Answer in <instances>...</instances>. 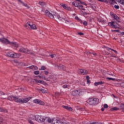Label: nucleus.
I'll use <instances>...</instances> for the list:
<instances>
[{
	"label": "nucleus",
	"mask_w": 124,
	"mask_h": 124,
	"mask_svg": "<svg viewBox=\"0 0 124 124\" xmlns=\"http://www.w3.org/2000/svg\"><path fill=\"white\" fill-rule=\"evenodd\" d=\"M76 0V1H78V2H80V1H81V0Z\"/></svg>",
	"instance_id": "obj_60"
},
{
	"label": "nucleus",
	"mask_w": 124,
	"mask_h": 124,
	"mask_svg": "<svg viewBox=\"0 0 124 124\" xmlns=\"http://www.w3.org/2000/svg\"><path fill=\"white\" fill-rule=\"evenodd\" d=\"M103 84H104V82L101 81L99 82H95L94 83V86H95V87H97V86H98V85H103Z\"/></svg>",
	"instance_id": "obj_19"
},
{
	"label": "nucleus",
	"mask_w": 124,
	"mask_h": 124,
	"mask_svg": "<svg viewBox=\"0 0 124 124\" xmlns=\"http://www.w3.org/2000/svg\"><path fill=\"white\" fill-rule=\"evenodd\" d=\"M87 82L88 83V84H91V80L88 79Z\"/></svg>",
	"instance_id": "obj_54"
},
{
	"label": "nucleus",
	"mask_w": 124,
	"mask_h": 124,
	"mask_svg": "<svg viewBox=\"0 0 124 124\" xmlns=\"http://www.w3.org/2000/svg\"><path fill=\"white\" fill-rule=\"evenodd\" d=\"M8 100H14L15 102L22 103V99L18 98L17 96H10L8 97Z\"/></svg>",
	"instance_id": "obj_5"
},
{
	"label": "nucleus",
	"mask_w": 124,
	"mask_h": 124,
	"mask_svg": "<svg viewBox=\"0 0 124 124\" xmlns=\"http://www.w3.org/2000/svg\"><path fill=\"white\" fill-rule=\"evenodd\" d=\"M78 72V74H80L81 75H87V74H88V71L82 69H79Z\"/></svg>",
	"instance_id": "obj_11"
},
{
	"label": "nucleus",
	"mask_w": 124,
	"mask_h": 124,
	"mask_svg": "<svg viewBox=\"0 0 124 124\" xmlns=\"http://www.w3.org/2000/svg\"><path fill=\"white\" fill-rule=\"evenodd\" d=\"M36 122H41L43 123V121L44 120V116H42L41 115H36Z\"/></svg>",
	"instance_id": "obj_13"
},
{
	"label": "nucleus",
	"mask_w": 124,
	"mask_h": 124,
	"mask_svg": "<svg viewBox=\"0 0 124 124\" xmlns=\"http://www.w3.org/2000/svg\"><path fill=\"white\" fill-rule=\"evenodd\" d=\"M44 80H45V78H44Z\"/></svg>",
	"instance_id": "obj_63"
},
{
	"label": "nucleus",
	"mask_w": 124,
	"mask_h": 124,
	"mask_svg": "<svg viewBox=\"0 0 124 124\" xmlns=\"http://www.w3.org/2000/svg\"><path fill=\"white\" fill-rule=\"evenodd\" d=\"M34 103H37V104H39L40 105H45V104L43 101H41L40 99H36L33 100Z\"/></svg>",
	"instance_id": "obj_12"
},
{
	"label": "nucleus",
	"mask_w": 124,
	"mask_h": 124,
	"mask_svg": "<svg viewBox=\"0 0 124 124\" xmlns=\"http://www.w3.org/2000/svg\"><path fill=\"white\" fill-rule=\"evenodd\" d=\"M86 78H87V79H90V77H89V76H86Z\"/></svg>",
	"instance_id": "obj_59"
},
{
	"label": "nucleus",
	"mask_w": 124,
	"mask_h": 124,
	"mask_svg": "<svg viewBox=\"0 0 124 124\" xmlns=\"http://www.w3.org/2000/svg\"><path fill=\"white\" fill-rule=\"evenodd\" d=\"M110 50H111V51H113V52H114V53H117V51H116V50L115 49H110Z\"/></svg>",
	"instance_id": "obj_53"
},
{
	"label": "nucleus",
	"mask_w": 124,
	"mask_h": 124,
	"mask_svg": "<svg viewBox=\"0 0 124 124\" xmlns=\"http://www.w3.org/2000/svg\"><path fill=\"white\" fill-rule=\"evenodd\" d=\"M62 88H63V89H66V88H67V85L65 84V85H63Z\"/></svg>",
	"instance_id": "obj_48"
},
{
	"label": "nucleus",
	"mask_w": 124,
	"mask_h": 124,
	"mask_svg": "<svg viewBox=\"0 0 124 124\" xmlns=\"http://www.w3.org/2000/svg\"><path fill=\"white\" fill-rule=\"evenodd\" d=\"M19 52L21 53H27V54H31V50H28V49L24 48V47L21 48L19 50Z\"/></svg>",
	"instance_id": "obj_10"
},
{
	"label": "nucleus",
	"mask_w": 124,
	"mask_h": 124,
	"mask_svg": "<svg viewBox=\"0 0 124 124\" xmlns=\"http://www.w3.org/2000/svg\"><path fill=\"white\" fill-rule=\"evenodd\" d=\"M50 56L51 58L52 59H53L54 57H56V54H53L50 55Z\"/></svg>",
	"instance_id": "obj_44"
},
{
	"label": "nucleus",
	"mask_w": 124,
	"mask_h": 124,
	"mask_svg": "<svg viewBox=\"0 0 124 124\" xmlns=\"http://www.w3.org/2000/svg\"><path fill=\"white\" fill-rule=\"evenodd\" d=\"M72 4L73 6H75V7H79V3H77L76 1L72 2Z\"/></svg>",
	"instance_id": "obj_25"
},
{
	"label": "nucleus",
	"mask_w": 124,
	"mask_h": 124,
	"mask_svg": "<svg viewBox=\"0 0 124 124\" xmlns=\"http://www.w3.org/2000/svg\"><path fill=\"white\" fill-rule=\"evenodd\" d=\"M6 55L8 57H10V58H12V59H18V58H20L21 56L19 54H17L11 51L7 52Z\"/></svg>",
	"instance_id": "obj_3"
},
{
	"label": "nucleus",
	"mask_w": 124,
	"mask_h": 124,
	"mask_svg": "<svg viewBox=\"0 0 124 124\" xmlns=\"http://www.w3.org/2000/svg\"><path fill=\"white\" fill-rule=\"evenodd\" d=\"M40 91H41V92H42V93H46L47 91H46V90L45 89H43L42 88H41V89H40Z\"/></svg>",
	"instance_id": "obj_37"
},
{
	"label": "nucleus",
	"mask_w": 124,
	"mask_h": 124,
	"mask_svg": "<svg viewBox=\"0 0 124 124\" xmlns=\"http://www.w3.org/2000/svg\"><path fill=\"white\" fill-rule=\"evenodd\" d=\"M119 2L121 4H122V5H124V0H119Z\"/></svg>",
	"instance_id": "obj_36"
},
{
	"label": "nucleus",
	"mask_w": 124,
	"mask_h": 124,
	"mask_svg": "<svg viewBox=\"0 0 124 124\" xmlns=\"http://www.w3.org/2000/svg\"><path fill=\"white\" fill-rule=\"evenodd\" d=\"M62 108H64V109H66V110H68V111H72L73 109L72 108L63 105L62 106Z\"/></svg>",
	"instance_id": "obj_18"
},
{
	"label": "nucleus",
	"mask_w": 124,
	"mask_h": 124,
	"mask_svg": "<svg viewBox=\"0 0 124 124\" xmlns=\"http://www.w3.org/2000/svg\"><path fill=\"white\" fill-rule=\"evenodd\" d=\"M58 68H59V69H60L61 70H65V69H66L65 66H64L63 65H60L58 66Z\"/></svg>",
	"instance_id": "obj_23"
},
{
	"label": "nucleus",
	"mask_w": 124,
	"mask_h": 124,
	"mask_svg": "<svg viewBox=\"0 0 124 124\" xmlns=\"http://www.w3.org/2000/svg\"><path fill=\"white\" fill-rule=\"evenodd\" d=\"M120 86H121V87L124 88V82H121L120 83Z\"/></svg>",
	"instance_id": "obj_43"
},
{
	"label": "nucleus",
	"mask_w": 124,
	"mask_h": 124,
	"mask_svg": "<svg viewBox=\"0 0 124 124\" xmlns=\"http://www.w3.org/2000/svg\"><path fill=\"white\" fill-rule=\"evenodd\" d=\"M87 102L90 105H97L99 103V99L97 98H90L88 99Z\"/></svg>",
	"instance_id": "obj_2"
},
{
	"label": "nucleus",
	"mask_w": 124,
	"mask_h": 124,
	"mask_svg": "<svg viewBox=\"0 0 124 124\" xmlns=\"http://www.w3.org/2000/svg\"><path fill=\"white\" fill-rule=\"evenodd\" d=\"M87 53L88 55H93V57H96V56H97V54L95 53H93V52L91 53L90 52V51H87Z\"/></svg>",
	"instance_id": "obj_31"
},
{
	"label": "nucleus",
	"mask_w": 124,
	"mask_h": 124,
	"mask_svg": "<svg viewBox=\"0 0 124 124\" xmlns=\"http://www.w3.org/2000/svg\"><path fill=\"white\" fill-rule=\"evenodd\" d=\"M101 110H102V111H104V108H101Z\"/></svg>",
	"instance_id": "obj_58"
},
{
	"label": "nucleus",
	"mask_w": 124,
	"mask_h": 124,
	"mask_svg": "<svg viewBox=\"0 0 124 124\" xmlns=\"http://www.w3.org/2000/svg\"><path fill=\"white\" fill-rule=\"evenodd\" d=\"M89 2H93V0H88Z\"/></svg>",
	"instance_id": "obj_57"
},
{
	"label": "nucleus",
	"mask_w": 124,
	"mask_h": 124,
	"mask_svg": "<svg viewBox=\"0 0 124 124\" xmlns=\"http://www.w3.org/2000/svg\"><path fill=\"white\" fill-rule=\"evenodd\" d=\"M107 79L108 80H109V81L112 80V81H114V80H115V78H107Z\"/></svg>",
	"instance_id": "obj_39"
},
{
	"label": "nucleus",
	"mask_w": 124,
	"mask_h": 124,
	"mask_svg": "<svg viewBox=\"0 0 124 124\" xmlns=\"http://www.w3.org/2000/svg\"><path fill=\"white\" fill-rule=\"evenodd\" d=\"M28 122H29V123H30V124H33V122H32V121H31V120H28Z\"/></svg>",
	"instance_id": "obj_42"
},
{
	"label": "nucleus",
	"mask_w": 124,
	"mask_h": 124,
	"mask_svg": "<svg viewBox=\"0 0 124 124\" xmlns=\"http://www.w3.org/2000/svg\"><path fill=\"white\" fill-rule=\"evenodd\" d=\"M43 123H44L45 124H52V119H51V118H49V117H44Z\"/></svg>",
	"instance_id": "obj_9"
},
{
	"label": "nucleus",
	"mask_w": 124,
	"mask_h": 124,
	"mask_svg": "<svg viewBox=\"0 0 124 124\" xmlns=\"http://www.w3.org/2000/svg\"><path fill=\"white\" fill-rule=\"evenodd\" d=\"M45 69H46V67H45L44 66H42L41 67L40 70H45Z\"/></svg>",
	"instance_id": "obj_40"
},
{
	"label": "nucleus",
	"mask_w": 124,
	"mask_h": 124,
	"mask_svg": "<svg viewBox=\"0 0 124 124\" xmlns=\"http://www.w3.org/2000/svg\"><path fill=\"white\" fill-rule=\"evenodd\" d=\"M107 3H109V4H114L115 1L114 0H107Z\"/></svg>",
	"instance_id": "obj_27"
},
{
	"label": "nucleus",
	"mask_w": 124,
	"mask_h": 124,
	"mask_svg": "<svg viewBox=\"0 0 124 124\" xmlns=\"http://www.w3.org/2000/svg\"><path fill=\"white\" fill-rule=\"evenodd\" d=\"M30 119L32 121H36V115H31L30 116Z\"/></svg>",
	"instance_id": "obj_24"
},
{
	"label": "nucleus",
	"mask_w": 124,
	"mask_h": 124,
	"mask_svg": "<svg viewBox=\"0 0 124 124\" xmlns=\"http://www.w3.org/2000/svg\"><path fill=\"white\" fill-rule=\"evenodd\" d=\"M0 112H4V113H6L7 110L6 109H3L2 108H0Z\"/></svg>",
	"instance_id": "obj_34"
},
{
	"label": "nucleus",
	"mask_w": 124,
	"mask_h": 124,
	"mask_svg": "<svg viewBox=\"0 0 124 124\" xmlns=\"http://www.w3.org/2000/svg\"><path fill=\"white\" fill-rule=\"evenodd\" d=\"M19 2L21 3V4H22L23 6H25V7H26L27 9H29V8H31V6L27 4V3H24L21 0H17Z\"/></svg>",
	"instance_id": "obj_16"
},
{
	"label": "nucleus",
	"mask_w": 124,
	"mask_h": 124,
	"mask_svg": "<svg viewBox=\"0 0 124 124\" xmlns=\"http://www.w3.org/2000/svg\"><path fill=\"white\" fill-rule=\"evenodd\" d=\"M104 108H108V105H107V104H105L104 105Z\"/></svg>",
	"instance_id": "obj_50"
},
{
	"label": "nucleus",
	"mask_w": 124,
	"mask_h": 124,
	"mask_svg": "<svg viewBox=\"0 0 124 124\" xmlns=\"http://www.w3.org/2000/svg\"><path fill=\"white\" fill-rule=\"evenodd\" d=\"M75 19H76V20H77V21H78V22H80V24H83V21L81 20V19H80V18H79L78 16H75Z\"/></svg>",
	"instance_id": "obj_26"
},
{
	"label": "nucleus",
	"mask_w": 124,
	"mask_h": 124,
	"mask_svg": "<svg viewBox=\"0 0 124 124\" xmlns=\"http://www.w3.org/2000/svg\"><path fill=\"white\" fill-rule=\"evenodd\" d=\"M31 97H25L21 99V103H27L29 100H31Z\"/></svg>",
	"instance_id": "obj_15"
},
{
	"label": "nucleus",
	"mask_w": 124,
	"mask_h": 124,
	"mask_svg": "<svg viewBox=\"0 0 124 124\" xmlns=\"http://www.w3.org/2000/svg\"><path fill=\"white\" fill-rule=\"evenodd\" d=\"M112 109L113 111H118V110H120V108L114 107Z\"/></svg>",
	"instance_id": "obj_33"
},
{
	"label": "nucleus",
	"mask_w": 124,
	"mask_h": 124,
	"mask_svg": "<svg viewBox=\"0 0 124 124\" xmlns=\"http://www.w3.org/2000/svg\"><path fill=\"white\" fill-rule=\"evenodd\" d=\"M39 4H40V5H41V6H42V7H45L46 6V3H45V2H44L40 1Z\"/></svg>",
	"instance_id": "obj_29"
},
{
	"label": "nucleus",
	"mask_w": 124,
	"mask_h": 124,
	"mask_svg": "<svg viewBox=\"0 0 124 124\" xmlns=\"http://www.w3.org/2000/svg\"><path fill=\"white\" fill-rule=\"evenodd\" d=\"M62 124H71V123L68 122H66L64 123L63 122Z\"/></svg>",
	"instance_id": "obj_49"
},
{
	"label": "nucleus",
	"mask_w": 124,
	"mask_h": 124,
	"mask_svg": "<svg viewBox=\"0 0 124 124\" xmlns=\"http://www.w3.org/2000/svg\"><path fill=\"white\" fill-rule=\"evenodd\" d=\"M109 27L112 28L113 29H119L120 27L116 25V23L114 21H111L110 22L108 23Z\"/></svg>",
	"instance_id": "obj_8"
},
{
	"label": "nucleus",
	"mask_w": 124,
	"mask_h": 124,
	"mask_svg": "<svg viewBox=\"0 0 124 124\" xmlns=\"http://www.w3.org/2000/svg\"><path fill=\"white\" fill-rule=\"evenodd\" d=\"M112 17L114 19V20H116V21L120 20V17H119V16H117V15L115 14H112Z\"/></svg>",
	"instance_id": "obj_20"
},
{
	"label": "nucleus",
	"mask_w": 124,
	"mask_h": 124,
	"mask_svg": "<svg viewBox=\"0 0 124 124\" xmlns=\"http://www.w3.org/2000/svg\"><path fill=\"white\" fill-rule=\"evenodd\" d=\"M4 93L2 92H0V95H4Z\"/></svg>",
	"instance_id": "obj_51"
},
{
	"label": "nucleus",
	"mask_w": 124,
	"mask_h": 124,
	"mask_svg": "<svg viewBox=\"0 0 124 124\" xmlns=\"http://www.w3.org/2000/svg\"><path fill=\"white\" fill-rule=\"evenodd\" d=\"M34 80L36 82V83H38L39 84H42L44 82V81L43 80H39L35 78L34 79Z\"/></svg>",
	"instance_id": "obj_28"
},
{
	"label": "nucleus",
	"mask_w": 124,
	"mask_h": 124,
	"mask_svg": "<svg viewBox=\"0 0 124 124\" xmlns=\"http://www.w3.org/2000/svg\"><path fill=\"white\" fill-rule=\"evenodd\" d=\"M90 124H102L101 123H96V122H93V123H90Z\"/></svg>",
	"instance_id": "obj_47"
},
{
	"label": "nucleus",
	"mask_w": 124,
	"mask_h": 124,
	"mask_svg": "<svg viewBox=\"0 0 124 124\" xmlns=\"http://www.w3.org/2000/svg\"><path fill=\"white\" fill-rule=\"evenodd\" d=\"M114 8H116V9H119L120 8V6L119 5H115Z\"/></svg>",
	"instance_id": "obj_45"
},
{
	"label": "nucleus",
	"mask_w": 124,
	"mask_h": 124,
	"mask_svg": "<svg viewBox=\"0 0 124 124\" xmlns=\"http://www.w3.org/2000/svg\"><path fill=\"white\" fill-rule=\"evenodd\" d=\"M79 3H81V4H83V5H85V6H87V3H86L84 2H83L82 1H79Z\"/></svg>",
	"instance_id": "obj_35"
},
{
	"label": "nucleus",
	"mask_w": 124,
	"mask_h": 124,
	"mask_svg": "<svg viewBox=\"0 0 124 124\" xmlns=\"http://www.w3.org/2000/svg\"><path fill=\"white\" fill-rule=\"evenodd\" d=\"M78 8L80 10H83L84 11L86 10V9H85L82 5H78Z\"/></svg>",
	"instance_id": "obj_32"
},
{
	"label": "nucleus",
	"mask_w": 124,
	"mask_h": 124,
	"mask_svg": "<svg viewBox=\"0 0 124 124\" xmlns=\"http://www.w3.org/2000/svg\"><path fill=\"white\" fill-rule=\"evenodd\" d=\"M79 91L75 90L72 92V95H73V96H77V95H79Z\"/></svg>",
	"instance_id": "obj_17"
},
{
	"label": "nucleus",
	"mask_w": 124,
	"mask_h": 124,
	"mask_svg": "<svg viewBox=\"0 0 124 124\" xmlns=\"http://www.w3.org/2000/svg\"><path fill=\"white\" fill-rule=\"evenodd\" d=\"M60 5H61L64 9L68 10V11H71V8L70 7H68L66 4L61 3L60 4Z\"/></svg>",
	"instance_id": "obj_14"
},
{
	"label": "nucleus",
	"mask_w": 124,
	"mask_h": 124,
	"mask_svg": "<svg viewBox=\"0 0 124 124\" xmlns=\"http://www.w3.org/2000/svg\"><path fill=\"white\" fill-rule=\"evenodd\" d=\"M44 80H45V78H44Z\"/></svg>",
	"instance_id": "obj_64"
},
{
	"label": "nucleus",
	"mask_w": 124,
	"mask_h": 124,
	"mask_svg": "<svg viewBox=\"0 0 124 124\" xmlns=\"http://www.w3.org/2000/svg\"><path fill=\"white\" fill-rule=\"evenodd\" d=\"M0 42L4 43V44H10V45H12V46H14V47H16V48L19 47V45L17 43L10 42L9 40L4 38H0Z\"/></svg>",
	"instance_id": "obj_1"
},
{
	"label": "nucleus",
	"mask_w": 124,
	"mask_h": 124,
	"mask_svg": "<svg viewBox=\"0 0 124 124\" xmlns=\"http://www.w3.org/2000/svg\"><path fill=\"white\" fill-rule=\"evenodd\" d=\"M34 74L35 75H38V74H39V71H35Z\"/></svg>",
	"instance_id": "obj_38"
},
{
	"label": "nucleus",
	"mask_w": 124,
	"mask_h": 124,
	"mask_svg": "<svg viewBox=\"0 0 124 124\" xmlns=\"http://www.w3.org/2000/svg\"><path fill=\"white\" fill-rule=\"evenodd\" d=\"M26 29L31 28V30H36V25L35 24H32L31 22H27L25 25Z\"/></svg>",
	"instance_id": "obj_6"
},
{
	"label": "nucleus",
	"mask_w": 124,
	"mask_h": 124,
	"mask_svg": "<svg viewBox=\"0 0 124 124\" xmlns=\"http://www.w3.org/2000/svg\"><path fill=\"white\" fill-rule=\"evenodd\" d=\"M114 31H116L117 32H119L120 31V30H114Z\"/></svg>",
	"instance_id": "obj_55"
},
{
	"label": "nucleus",
	"mask_w": 124,
	"mask_h": 124,
	"mask_svg": "<svg viewBox=\"0 0 124 124\" xmlns=\"http://www.w3.org/2000/svg\"><path fill=\"white\" fill-rule=\"evenodd\" d=\"M44 72L46 75H48V74H49V72H48V71H45Z\"/></svg>",
	"instance_id": "obj_46"
},
{
	"label": "nucleus",
	"mask_w": 124,
	"mask_h": 124,
	"mask_svg": "<svg viewBox=\"0 0 124 124\" xmlns=\"http://www.w3.org/2000/svg\"><path fill=\"white\" fill-rule=\"evenodd\" d=\"M120 110H124V103H121L119 106Z\"/></svg>",
	"instance_id": "obj_30"
},
{
	"label": "nucleus",
	"mask_w": 124,
	"mask_h": 124,
	"mask_svg": "<svg viewBox=\"0 0 124 124\" xmlns=\"http://www.w3.org/2000/svg\"><path fill=\"white\" fill-rule=\"evenodd\" d=\"M45 15H46V16H48V17H49V18H50V19H55V18H56V15L57 14V13L52 11L49 12L47 10H46L45 11Z\"/></svg>",
	"instance_id": "obj_4"
},
{
	"label": "nucleus",
	"mask_w": 124,
	"mask_h": 124,
	"mask_svg": "<svg viewBox=\"0 0 124 124\" xmlns=\"http://www.w3.org/2000/svg\"><path fill=\"white\" fill-rule=\"evenodd\" d=\"M38 77H39L40 78H42V76H38Z\"/></svg>",
	"instance_id": "obj_62"
},
{
	"label": "nucleus",
	"mask_w": 124,
	"mask_h": 124,
	"mask_svg": "<svg viewBox=\"0 0 124 124\" xmlns=\"http://www.w3.org/2000/svg\"><path fill=\"white\" fill-rule=\"evenodd\" d=\"M111 48H110L109 47L108 48L107 50H108V51H109L110 50H111Z\"/></svg>",
	"instance_id": "obj_61"
},
{
	"label": "nucleus",
	"mask_w": 124,
	"mask_h": 124,
	"mask_svg": "<svg viewBox=\"0 0 124 124\" xmlns=\"http://www.w3.org/2000/svg\"><path fill=\"white\" fill-rule=\"evenodd\" d=\"M78 34H79V35H84V33L79 32Z\"/></svg>",
	"instance_id": "obj_52"
},
{
	"label": "nucleus",
	"mask_w": 124,
	"mask_h": 124,
	"mask_svg": "<svg viewBox=\"0 0 124 124\" xmlns=\"http://www.w3.org/2000/svg\"><path fill=\"white\" fill-rule=\"evenodd\" d=\"M55 18L56 19L58 18V20H59L60 21H62V16H61L57 13L55 16Z\"/></svg>",
	"instance_id": "obj_22"
},
{
	"label": "nucleus",
	"mask_w": 124,
	"mask_h": 124,
	"mask_svg": "<svg viewBox=\"0 0 124 124\" xmlns=\"http://www.w3.org/2000/svg\"><path fill=\"white\" fill-rule=\"evenodd\" d=\"M83 25H84V26H87L88 22L87 21H85L83 22Z\"/></svg>",
	"instance_id": "obj_41"
},
{
	"label": "nucleus",
	"mask_w": 124,
	"mask_h": 124,
	"mask_svg": "<svg viewBox=\"0 0 124 124\" xmlns=\"http://www.w3.org/2000/svg\"><path fill=\"white\" fill-rule=\"evenodd\" d=\"M30 69H32V70H37L38 69V67L36 66L31 65V66L28 67Z\"/></svg>",
	"instance_id": "obj_21"
},
{
	"label": "nucleus",
	"mask_w": 124,
	"mask_h": 124,
	"mask_svg": "<svg viewBox=\"0 0 124 124\" xmlns=\"http://www.w3.org/2000/svg\"><path fill=\"white\" fill-rule=\"evenodd\" d=\"M2 122H3V120L0 119V123H2Z\"/></svg>",
	"instance_id": "obj_56"
},
{
	"label": "nucleus",
	"mask_w": 124,
	"mask_h": 124,
	"mask_svg": "<svg viewBox=\"0 0 124 124\" xmlns=\"http://www.w3.org/2000/svg\"><path fill=\"white\" fill-rule=\"evenodd\" d=\"M62 120L61 119H57L56 118L52 119V124H62Z\"/></svg>",
	"instance_id": "obj_7"
}]
</instances>
